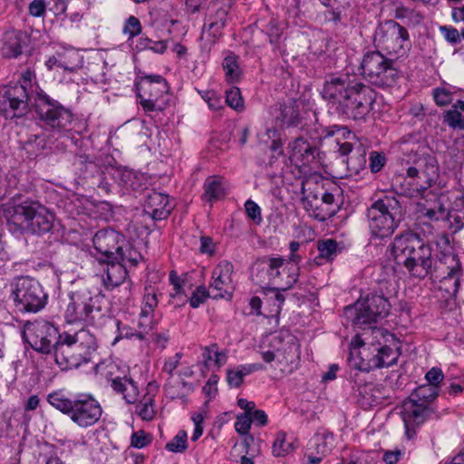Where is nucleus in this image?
Returning <instances> with one entry per match:
<instances>
[{"mask_svg": "<svg viewBox=\"0 0 464 464\" xmlns=\"http://www.w3.org/2000/svg\"><path fill=\"white\" fill-rule=\"evenodd\" d=\"M98 295L88 287H81L69 294L68 304L64 310V319L68 324H92L97 315L101 314V307L97 305Z\"/></svg>", "mask_w": 464, "mask_h": 464, "instance_id": "nucleus-15", "label": "nucleus"}, {"mask_svg": "<svg viewBox=\"0 0 464 464\" xmlns=\"http://www.w3.org/2000/svg\"><path fill=\"white\" fill-rule=\"evenodd\" d=\"M234 266L228 261H221L212 272V282L209 288L213 293V298H223L226 295L231 296L234 286L232 274Z\"/></svg>", "mask_w": 464, "mask_h": 464, "instance_id": "nucleus-24", "label": "nucleus"}, {"mask_svg": "<svg viewBox=\"0 0 464 464\" xmlns=\"http://www.w3.org/2000/svg\"><path fill=\"white\" fill-rule=\"evenodd\" d=\"M114 326L117 328V336L113 341V344L121 339H132L136 338L140 341L146 339L147 335L152 330L153 326L150 325V322H145L140 318L138 323L139 330H135L128 324H122L118 319H111Z\"/></svg>", "mask_w": 464, "mask_h": 464, "instance_id": "nucleus-30", "label": "nucleus"}, {"mask_svg": "<svg viewBox=\"0 0 464 464\" xmlns=\"http://www.w3.org/2000/svg\"><path fill=\"white\" fill-rule=\"evenodd\" d=\"M390 249L396 264L403 266L412 276L423 278L432 272L431 246L417 234L408 232L396 236Z\"/></svg>", "mask_w": 464, "mask_h": 464, "instance_id": "nucleus-3", "label": "nucleus"}, {"mask_svg": "<svg viewBox=\"0 0 464 464\" xmlns=\"http://www.w3.org/2000/svg\"><path fill=\"white\" fill-rule=\"evenodd\" d=\"M227 15L228 8L227 6H219L217 8L213 6L208 10L200 39L203 40L206 33L210 39H208V44H204L201 45L203 50L209 51L211 45H213L216 40L221 35V31L227 22Z\"/></svg>", "mask_w": 464, "mask_h": 464, "instance_id": "nucleus-22", "label": "nucleus"}, {"mask_svg": "<svg viewBox=\"0 0 464 464\" xmlns=\"http://www.w3.org/2000/svg\"><path fill=\"white\" fill-rule=\"evenodd\" d=\"M317 250L319 256L315 257V260L318 265H322V260L326 262L334 260L341 252V247L334 239L327 238L317 241Z\"/></svg>", "mask_w": 464, "mask_h": 464, "instance_id": "nucleus-36", "label": "nucleus"}, {"mask_svg": "<svg viewBox=\"0 0 464 464\" xmlns=\"http://www.w3.org/2000/svg\"><path fill=\"white\" fill-rule=\"evenodd\" d=\"M113 259L124 263L126 267L136 266L141 259V255L125 240L121 250L117 251Z\"/></svg>", "mask_w": 464, "mask_h": 464, "instance_id": "nucleus-39", "label": "nucleus"}, {"mask_svg": "<svg viewBox=\"0 0 464 464\" xmlns=\"http://www.w3.org/2000/svg\"><path fill=\"white\" fill-rule=\"evenodd\" d=\"M267 291V295H271L270 298L274 299V306H276L275 312L279 314L282 306L285 303V295H283V290L276 288V286L267 287L266 288Z\"/></svg>", "mask_w": 464, "mask_h": 464, "instance_id": "nucleus-57", "label": "nucleus"}, {"mask_svg": "<svg viewBox=\"0 0 464 464\" xmlns=\"http://www.w3.org/2000/svg\"><path fill=\"white\" fill-rule=\"evenodd\" d=\"M145 291L140 318L147 323L150 322V325H152L151 317L159 301L155 291H150L148 288Z\"/></svg>", "mask_w": 464, "mask_h": 464, "instance_id": "nucleus-41", "label": "nucleus"}, {"mask_svg": "<svg viewBox=\"0 0 464 464\" xmlns=\"http://www.w3.org/2000/svg\"><path fill=\"white\" fill-rule=\"evenodd\" d=\"M310 443L319 456L324 457L330 451L325 438L321 435L315 436Z\"/></svg>", "mask_w": 464, "mask_h": 464, "instance_id": "nucleus-58", "label": "nucleus"}, {"mask_svg": "<svg viewBox=\"0 0 464 464\" xmlns=\"http://www.w3.org/2000/svg\"><path fill=\"white\" fill-rule=\"evenodd\" d=\"M439 392V386L428 384L420 385L414 390L409 399L424 405H429L430 401L438 397Z\"/></svg>", "mask_w": 464, "mask_h": 464, "instance_id": "nucleus-40", "label": "nucleus"}, {"mask_svg": "<svg viewBox=\"0 0 464 464\" xmlns=\"http://www.w3.org/2000/svg\"><path fill=\"white\" fill-rule=\"evenodd\" d=\"M385 164V156L372 151L370 155V168L372 173L380 171Z\"/></svg>", "mask_w": 464, "mask_h": 464, "instance_id": "nucleus-60", "label": "nucleus"}, {"mask_svg": "<svg viewBox=\"0 0 464 464\" xmlns=\"http://www.w3.org/2000/svg\"><path fill=\"white\" fill-rule=\"evenodd\" d=\"M54 217L44 205L36 201H24L15 205L8 223L22 233L43 235L52 230Z\"/></svg>", "mask_w": 464, "mask_h": 464, "instance_id": "nucleus-10", "label": "nucleus"}, {"mask_svg": "<svg viewBox=\"0 0 464 464\" xmlns=\"http://www.w3.org/2000/svg\"><path fill=\"white\" fill-rule=\"evenodd\" d=\"M360 69L366 80L381 88L393 86L400 77L392 59L385 57L381 51L366 53L362 59Z\"/></svg>", "mask_w": 464, "mask_h": 464, "instance_id": "nucleus-13", "label": "nucleus"}, {"mask_svg": "<svg viewBox=\"0 0 464 464\" xmlns=\"http://www.w3.org/2000/svg\"><path fill=\"white\" fill-rule=\"evenodd\" d=\"M254 279L261 287L286 291L293 287L299 277V267L282 257H264L255 264Z\"/></svg>", "mask_w": 464, "mask_h": 464, "instance_id": "nucleus-9", "label": "nucleus"}, {"mask_svg": "<svg viewBox=\"0 0 464 464\" xmlns=\"http://www.w3.org/2000/svg\"><path fill=\"white\" fill-rule=\"evenodd\" d=\"M167 396L170 399L181 398L185 396V392L181 390H186L187 392L193 391V385L187 382L181 381L177 383L176 386L167 383L164 386Z\"/></svg>", "mask_w": 464, "mask_h": 464, "instance_id": "nucleus-46", "label": "nucleus"}, {"mask_svg": "<svg viewBox=\"0 0 464 464\" xmlns=\"http://www.w3.org/2000/svg\"><path fill=\"white\" fill-rule=\"evenodd\" d=\"M47 401L53 408L67 415L80 428L93 426L102 414L100 402L91 394H79L73 399H70L61 392H53L48 394Z\"/></svg>", "mask_w": 464, "mask_h": 464, "instance_id": "nucleus-6", "label": "nucleus"}, {"mask_svg": "<svg viewBox=\"0 0 464 464\" xmlns=\"http://www.w3.org/2000/svg\"><path fill=\"white\" fill-rule=\"evenodd\" d=\"M327 180L321 175L311 174L302 182V203L310 217L324 221L334 217L338 208L334 195L325 188Z\"/></svg>", "mask_w": 464, "mask_h": 464, "instance_id": "nucleus-7", "label": "nucleus"}, {"mask_svg": "<svg viewBox=\"0 0 464 464\" xmlns=\"http://www.w3.org/2000/svg\"><path fill=\"white\" fill-rule=\"evenodd\" d=\"M225 196V189L221 180L217 177H209L204 183V193L202 198L205 201L212 202L218 200Z\"/></svg>", "mask_w": 464, "mask_h": 464, "instance_id": "nucleus-37", "label": "nucleus"}, {"mask_svg": "<svg viewBox=\"0 0 464 464\" xmlns=\"http://www.w3.org/2000/svg\"><path fill=\"white\" fill-rule=\"evenodd\" d=\"M442 371L439 368H431L425 375V379L428 382V385L439 386L443 380Z\"/></svg>", "mask_w": 464, "mask_h": 464, "instance_id": "nucleus-62", "label": "nucleus"}, {"mask_svg": "<svg viewBox=\"0 0 464 464\" xmlns=\"http://www.w3.org/2000/svg\"><path fill=\"white\" fill-rule=\"evenodd\" d=\"M373 42L378 51L396 57L406 54L411 47L408 31L393 20H387L376 28Z\"/></svg>", "mask_w": 464, "mask_h": 464, "instance_id": "nucleus-14", "label": "nucleus"}, {"mask_svg": "<svg viewBox=\"0 0 464 464\" xmlns=\"http://www.w3.org/2000/svg\"><path fill=\"white\" fill-rule=\"evenodd\" d=\"M401 205L393 196L376 199L366 210V218L372 239L383 240L395 232L400 224Z\"/></svg>", "mask_w": 464, "mask_h": 464, "instance_id": "nucleus-8", "label": "nucleus"}, {"mask_svg": "<svg viewBox=\"0 0 464 464\" xmlns=\"http://www.w3.org/2000/svg\"><path fill=\"white\" fill-rule=\"evenodd\" d=\"M122 32L129 35V40L139 35L141 32L140 22L135 16H130L124 24Z\"/></svg>", "mask_w": 464, "mask_h": 464, "instance_id": "nucleus-53", "label": "nucleus"}, {"mask_svg": "<svg viewBox=\"0 0 464 464\" xmlns=\"http://www.w3.org/2000/svg\"><path fill=\"white\" fill-rule=\"evenodd\" d=\"M226 102L236 111H240L244 109V102L239 88L231 87L226 92Z\"/></svg>", "mask_w": 464, "mask_h": 464, "instance_id": "nucleus-48", "label": "nucleus"}, {"mask_svg": "<svg viewBox=\"0 0 464 464\" xmlns=\"http://www.w3.org/2000/svg\"><path fill=\"white\" fill-rule=\"evenodd\" d=\"M270 114L280 128L297 127L302 121L301 104L294 99L276 102L270 108Z\"/></svg>", "mask_w": 464, "mask_h": 464, "instance_id": "nucleus-21", "label": "nucleus"}, {"mask_svg": "<svg viewBox=\"0 0 464 464\" xmlns=\"http://www.w3.org/2000/svg\"><path fill=\"white\" fill-rule=\"evenodd\" d=\"M252 423V418L248 414H240L237 417L235 429L237 432L242 435L248 434Z\"/></svg>", "mask_w": 464, "mask_h": 464, "instance_id": "nucleus-56", "label": "nucleus"}, {"mask_svg": "<svg viewBox=\"0 0 464 464\" xmlns=\"http://www.w3.org/2000/svg\"><path fill=\"white\" fill-rule=\"evenodd\" d=\"M34 78V73L26 70L17 82L0 87V111L5 118L21 117L32 105L44 130L60 134L69 131L72 128V113L39 89L33 82Z\"/></svg>", "mask_w": 464, "mask_h": 464, "instance_id": "nucleus-1", "label": "nucleus"}, {"mask_svg": "<svg viewBox=\"0 0 464 464\" xmlns=\"http://www.w3.org/2000/svg\"><path fill=\"white\" fill-rule=\"evenodd\" d=\"M443 121L453 130H464V101H457L443 113Z\"/></svg>", "mask_w": 464, "mask_h": 464, "instance_id": "nucleus-34", "label": "nucleus"}, {"mask_svg": "<svg viewBox=\"0 0 464 464\" xmlns=\"http://www.w3.org/2000/svg\"><path fill=\"white\" fill-rule=\"evenodd\" d=\"M218 376L216 374L210 375L206 384L203 386V392L208 397H214L218 392Z\"/></svg>", "mask_w": 464, "mask_h": 464, "instance_id": "nucleus-63", "label": "nucleus"}, {"mask_svg": "<svg viewBox=\"0 0 464 464\" xmlns=\"http://www.w3.org/2000/svg\"><path fill=\"white\" fill-rule=\"evenodd\" d=\"M272 450L273 454L276 457L283 456L289 452V450H291V444L286 443L285 433H277L276 438L273 443Z\"/></svg>", "mask_w": 464, "mask_h": 464, "instance_id": "nucleus-52", "label": "nucleus"}, {"mask_svg": "<svg viewBox=\"0 0 464 464\" xmlns=\"http://www.w3.org/2000/svg\"><path fill=\"white\" fill-rule=\"evenodd\" d=\"M125 237L111 228L99 230L95 233L92 243L95 250L105 257L113 258L118 250H121Z\"/></svg>", "mask_w": 464, "mask_h": 464, "instance_id": "nucleus-25", "label": "nucleus"}, {"mask_svg": "<svg viewBox=\"0 0 464 464\" xmlns=\"http://www.w3.org/2000/svg\"><path fill=\"white\" fill-rule=\"evenodd\" d=\"M136 413L144 420H151L155 416L153 400L150 397L143 398L136 405Z\"/></svg>", "mask_w": 464, "mask_h": 464, "instance_id": "nucleus-45", "label": "nucleus"}, {"mask_svg": "<svg viewBox=\"0 0 464 464\" xmlns=\"http://www.w3.org/2000/svg\"><path fill=\"white\" fill-rule=\"evenodd\" d=\"M377 352L372 358L368 359V363H363L359 367L364 371H371L383 367H390L395 364L400 356L399 347L394 344V347L383 344L380 347H374Z\"/></svg>", "mask_w": 464, "mask_h": 464, "instance_id": "nucleus-28", "label": "nucleus"}, {"mask_svg": "<svg viewBox=\"0 0 464 464\" xmlns=\"http://www.w3.org/2000/svg\"><path fill=\"white\" fill-rule=\"evenodd\" d=\"M292 156L302 165L316 169L321 164L320 152L316 146L312 145L304 138H296L291 144Z\"/></svg>", "mask_w": 464, "mask_h": 464, "instance_id": "nucleus-26", "label": "nucleus"}, {"mask_svg": "<svg viewBox=\"0 0 464 464\" xmlns=\"http://www.w3.org/2000/svg\"><path fill=\"white\" fill-rule=\"evenodd\" d=\"M10 299L20 312L37 313L45 306L48 295L36 279L20 276L11 283Z\"/></svg>", "mask_w": 464, "mask_h": 464, "instance_id": "nucleus-12", "label": "nucleus"}, {"mask_svg": "<svg viewBox=\"0 0 464 464\" xmlns=\"http://www.w3.org/2000/svg\"><path fill=\"white\" fill-rule=\"evenodd\" d=\"M98 369L110 382L111 389L122 394L127 403H134L138 400L139 388L129 375V369H121L114 362L100 365Z\"/></svg>", "mask_w": 464, "mask_h": 464, "instance_id": "nucleus-19", "label": "nucleus"}, {"mask_svg": "<svg viewBox=\"0 0 464 464\" xmlns=\"http://www.w3.org/2000/svg\"><path fill=\"white\" fill-rule=\"evenodd\" d=\"M438 245L444 246L440 262L447 265L448 269L446 275L442 276L440 280L439 289L445 292V297H455L460 285L461 266L457 256L451 253L449 240L446 237H441L440 241H438Z\"/></svg>", "mask_w": 464, "mask_h": 464, "instance_id": "nucleus-20", "label": "nucleus"}, {"mask_svg": "<svg viewBox=\"0 0 464 464\" xmlns=\"http://www.w3.org/2000/svg\"><path fill=\"white\" fill-rule=\"evenodd\" d=\"M452 206L458 213L457 218L461 222V227H464V193L455 198Z\"/></svg>", "mask_w": 464, "mask_h": 464, "instance_id": "nucleus-64", "label": "nucleus"}, {"mask_svg": "<svg viewBox=\"0 0 464 464\" xmlns=\"http://www.w3.org/2000/svg\"><path fill=\"white\" fill-rule=\"evenodd\" d=\"M136 174L130 169H122L118 171L119 182L126 188L137 189L139 184L136 181Z\"/></svg>", "mask_w": 464, "mask_h": 464, "instance_id": "nucleus-51", "label": "nucleus"}, {"mask_svg": "<svg viewBox=\"0 0 464 464\" xmlns=\"http://www.w3.org/2000/svg\"><path fill=\"white\" fill-rule=\"evenodd\" d=\"M25 34L22 31L9 30L3 34L0 53L5 58H17L25 44Z\"/></svg>", "mask_w": 464, "mask_h": 464, "instance_id": "nucleus-29", "label": "nucleus"}, {"mask_svg": "<svg viewBox=\"0 0 464 464\" xmlns=\"http://www.w3.org/2000/svg\"><path fill=\"white\" fill-rule=\"evenodd\" d=\"M390 307L391 304L383 295L370 294L364 299L344 308L343 318L345 322L343 324L362 328L386 317Z\"/></svg>", "mask_w": 464, "mask_h": 464, "instance_id": "nucleus-11", "label": "nucleus"}, {"mask_svg": "<svg viewBox=\"0 0 464 464\" xmlns=\"http://www.w3.org/2000/svg\"><path fill=\"white\" fill-rule=\"evenodd\" d=\"M452 92L445 87H437L432 90V97L436 105L446 106L452 102Z\"/></svg>", "mask_w": 464, "mask_h": 464, "instance_id": "nucleus-50", "label": "nucleus"}, {"mask_svg": "<svg viewBox=\"0 0 464 464\" xmlns=\"http://www.w3.org/2000/svg\"><path fill=\"white\" fill-rule=\"evenodd\" d=\"M201 97L208 103L209 109L213 111H219L224 107L221 98L212 91L204 92Z\"/></svg>", "mask_w": 464, "mask_h": 464, "instance_id": "nucleus-55", "label": "nucleus"}, {"mask_svg": "<svg viewBox=\"0 0 464 464\" xmlns=\"http://www.w3.org/2000/svg\"><path fill=\"white\" fill-rule=\"evenodd\" d=\"M327 10L322 14L324 17V22L328 23L332 22L337 24L341 21V11L338 7L334 5L326 7Z\"/></svg>", "mask_w": 464, "mask_h": 464, "instance_id": "nucleus-61", "label": "nucleus"}, {"mask_svg": "<svg viewBox=\"0 0 464 464\" xmlns=\"http://www.w3.org/2000/svg\"><path fill=\"white\" fill-rule=\"evenodd\" d=\"M369 334H372V339H376L377 340V343H379V345H381V341L379 340V338H384L385 341H388V338H389V336H383V330L382 329L377 328V327H369L367 332H365L363 334L364 337L362 338L361 336L356 335L353 338V340L352 342V344H354L356 347L363 346L364 344H366V343L369 342L370 337L367 336ZM390 338L394 340L393 336H390Z\"/></svg>", "mask_w": 464, "mask_h": 464, "instance_id": "nucleus-44", "label": "nucleus"}, {"mask_svg": "<svg viewBox=\"0 0 464 464\" xmlns=\"http://www.w3.org/2000/svg\"><path fill=\"white\" fill-rule=\"evenodd\" d=\"M107 262L105 276L102 281L107 289H112L121 285L128 275L127 267L124 263L116 261L113 258L104 259Z\"/></svg>", "mask_w": 464, "mask_h": 464, "instance_id": "nucleus-32", "label": "nucleus"}, {"mask_svg": "<svg viewBox=\"0 0 464 464\" xmlns=\"http://www.w3.org/2000/svg\"><path fill=\"white\" fill-rule=\"evenodd\" d=\"M439 177V164L435 157L424 154L414 160L406 169V176L399 175L392 179L396 192L409 198L423 196Z\"/></svg>", "mask_w": 464, "mask_h": 464, "instance_id": "nucleus-5", "label": "nucleus"}, {"mask_svg": "<svg viewBox=\"0 0 464 464\" xmlns=\"http://www.w3.org/2000/svg\"><path fill=\"white\" fill-rule=\"evenodd\" d=\"M324 133L325 137L337 136L336 140L339 146L337 152L343 159L349 157L353 152V144L349 140L355 139V135L347 127L339 125L329 126L324 129Z\"/></svg>", "mask_w": 464, "mask_h": 464, "instance_id": "nucleus-31", "label": "nucleus"}, {"mask_svg": "<svg viewBox=\"0 0 464 464\" xmlns=\"http://www.w3.org/2000/svg\"><path fill=\"white\" fill-rule=\"evenodd\" d=\"M419 213L430 220H442L447 217V210L441 202L436 201L432 206H419Z\"/></svg>", "mask_w": 464, "mask_h": 464, "instance_id": "nucleus-42", "label": "nucleus"}, {"mask_svg": "<svg viewBox=\"0 0 464 464\" xmlns=\"http://www.w3.org/2000/svg\"><path fill=\"white\" fill-rule=\"evenodd\" d=\"M260 31L265 34L273 45L277 44L284 33L282 23L276 17H270L269 20H260L258 22Z\"/></svg>", "mask_w": 464, "mask_h": 464, "instance_id": "nucleus-35", "label": "nucleus"}, {"mask_svg": "<svg viewBox=\"0 0 464 464\" xmlns=\"http://www.w3.org/2000/svg\"><path fill=\"white\" fill-rule=\"evenodd\" d=\"M223 70L225 71L226 80L229 83H235L239 81L241 70L238 63V56L229 53L223 60Z\"/></svg>", "mask_w": 464, "mask_h": 464, "instance_id": "nucleus-38", "label": "nucleus"}, {"mask_svg": "<svg viewBox=\"0 0 464 464\" xmlns=\"http://www.w3.org/2000/svg\"><path fill=\"white\" fill-rule=\"evenodd\" d=\"M169 87L167 81L159 74L140 76L136 83L137 96L140 104L145 111H161L157 102L169 92Z\"/></svg>", "mask_w": 464, "mask_h": 464, "instance_id": "nucleus-17", "label": "nucleus"}, {"mask_svg": "<svg viewBox=\"0 0 464 464\" xmlns=\"http://www.w3.org/2000/svg\"><path fill=\"white\" fill-rule=\"evenodd\" d=\"M96 349L95 335L89 329L64 331L56 343L55 362L63 371L78 368L91 360Z\"/></svg>", "mask_w": 464, "mask_h": 464, "instance_id": "nucleus-4", "label": "nucleus"}, {"mask_svg": "<svg viewBox=\"0 0 464 464\" xmlns=\"http://www.w3.org/2000/svg\"><path fill=\"white\" fill-rule=\"evenodd\" d=\"M150 443L148 435L143 430L133 432L130 438V445L136 449H142Z\"/></svg>", "mask_w": 464, "mask_h": 464, "instance_id": "nucleus-59", "label": "nucleus"}, {"mask_svg": "<svg viewBox=\"0 0 464 464\" xmlns=\"http://www.w3.org/2000/svg\"><path fill=\"white\" fill-rule=\"evenodd\" d=\"M165 448L171 452H184L188 448L186 431L179 430L177 435L166 444Z\"/></svg>", "mask_w": 464, "mask_h": 464, "instance_id": "nucleus-47", "label": "nucleus"}, {"mask_svg": "<svg viewBox=\"0 0 464 464\" xmlns=\"http://www.w3.org/2000/svg\"><path fill=\"white\" fill-rule=\"evenodd\" d=\"M245 211L255 225H260L263 222L261 208L254 200L247 199L245 202Z\"/></svg>", "mask_w": 464, "mask_h": 464, "instance_id": "nucleus-49", "label": "nucleus"}, {"mask_svg": "<svg viewBox=\"0 0 464 464\" xmlns=\"http://www.w3.org/2000/svg\"><path fill=\"white\" fill-rule=\"evenodd\" d=\"M265 367L261 363L241 364L236 368L227 370V381L230 387H239L244 378L255 372L262 371Z\"/></svg>", "mask_w": 464, "mask_h": 464, "instance_id": "nucleus-33", "label": "nucleus"}, {"mask_svg": "<svg viewBox=\"0 0 464 464\" xmlns=\"http://www.w3.org/2000/svg\"><path fill=\"white\" fill-rule=\"evenodd\" d=\"M209 295V292L204 285L198 286L189 299L190 306L193 308L199 307V305L202 304Z\"/></svg>", "mask_w": 464, "mask_h": 464, "instance_id": "nucleus-54", "label": "nucleus"}, {"mask_svg": "<svg viewBox=\"0 0 464 464\" xmlns=\"http://www.w3.org/2000/svg\"><path fill=\"white\" fill-rule=\"evenodd\" d=\"M434 414L429 405H424L409 399L402 405L401 416L404 422L406 435L411 438L416 426L422 424Z\"/></svg>", "mask_w": 464, "mask_h": 464, "instance_id": "nucleus-23", "label": "nucleus"}, {"mask_svg": "<svg viewBox=\"0 0 464 464\" xmlns=\"http://www.w3.org/2000/svg\"><path fill=\"white\" fill-rule=\"evenodd\" d=\"M343 162L346 164L349 175H357L361 170L365 169L366 157L365 153H353V155L343 159Z\"/></svg>", "mask_w": 464, "mask_h": 464, "instance_id": "nucleus-43", "label": "nucleus"}, {"mask_svg": "<svg viewBox=\"0 0 464 464\" xmlns=\"http://www.w3.org/2000/svg\"><path fill=\"white\" fill-rule=\"evenodd\" d=\"M169 196L158 191L147 194L144 203V212L154 220H163L169 218L172 211Z\"/></svg>", "mask_w": 464, "mask_h": 464, "instance_id": "nucleus-27", "label": "nucleus"}, {"mask_svg": "<svg viewBox=\"0 0 464 464\" xmlns=\"http://www.w3.org/2000/svg\"><path fill=\"white\" fill-rule=\"evenodd\" d=\"M321 95L335 113L355 121H365L376 101L372 87L348 74L329 76Z\"/></svg>", "mask_w": 464, "mask_h": 464, "instance_id": "nucleus-2", "label": "nucleus"}, {"mask_svg": "<svg viewBox=\"0 0 464 464\" xmlns=\"http://www.w3.org/2000/svg\"><path fill=\"white\" fill-rule=\"evenodd\" d=\"M297 340L287 332H279L270 336L268 349L259 352L266 363L276 361L278 363L292 362L299 353Z\"/></svg>", "mask_w": 464, "mask_h": 464, "instance_id": "nucleus-18", "label": "nucleus"}, {"mask_svg": "<svg viewBox=\"0 0 464 464\" xmlns=\"http://www.w3.org/2000/svg\"><path fill=\"white\" fill-rule=\"evenodd\" d=\"M61 333L57 326L48 320L36 319L28 321L24 326V338L31 347L41 353H53L56 357V343Z\"/></svg>", "mask_w": 464, "mask_h": 464, "instance_id": "nucleus-16", "label": "nucleus"}]
</instances>
